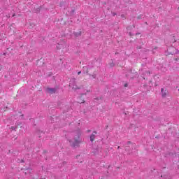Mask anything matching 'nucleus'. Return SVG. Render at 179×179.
Instances as JSON below:
<instances>
[{
	"label": "nucleus",
	"mask_w": 179,
	"mask_h": 179,
	"mask_svg": "<svg viewBox=\"0 0 179 179\" xmlns=\"http://www.w3.org/2000/svg\"><path fill=\"white\" fill-rule=\"evenodd\" d=\"M124 87H128V84H124Z\"/></svg>",
	"instance_id": "14"
},
{
	"label": "nucleus",
	"mask_w": 179,
	"mask_h": 179,
	"mask_svg": "<svg viewBox=\"0 0 179 179\" xmlns=\"http://www.w3.org/2000/svg\"><path fill=\"white\" fill-rule=\"evenodd\" d=\"M82 73V71H78V75H80Z\"/></svg>",
	"instance_id": "13"
},
{
	"label": "nucleus",
	"mask_w": 179,
	"mask_h": 179,
	"mask_svg": "<svg viewBox=\"0 0 179 179\" xmlns=\"http://www.w3.org/2000/svg\"><path fill=\"white\" fill-rule=\"evenodd\" d=\"M112 15H113V16H115L117 15V13L112 12Z\"/></svg>",
	"instance_id": "12"
},
{
	"label": "nucleus",
	"mask_w": 179,
	"mask_h": 179,
	"mask_svg": "<svg viewBox=\"0 0 179 179\" xmlns=\"http://www.w3.org/2000/svg\"><path fill=\"white\" fill-rule=\"evenodd\" d=\"M97 134V131H94L93 134L90 136V139L91 142H94V139H96V134Z\"/></svg>",
	"instance_id": "4"
},
{
	"label": "nucleus",
	"mask_w": 179,
	"mask_h": 179,
	"mask_svg": "<svg viewBox=\"0 0 179 179\" xmlns=\"http://www.w3.org/2000/svg\"><path fill=\"white\" fill-rule=\"evenodd\" d=\"M143 17V15H140L138 17V19H142Z\"/></svg>",
	"instance_id": "11"
},
{
	"label": "nucleus",
	"mask_w": 179,
	"mask_h": 179,
	"mask_svg": "<svg viewBox=\"0 0 179 179\" xmlns=\"http://www.w3.org/2000/svg\"><path fill=\"white\" fill-rule=\"evenodd\" d=\"M129 36H132V34L131 32L129 33Z\"/></svg>",
	"instance_id": "17"
},
{
	"label": "nucleus",
	"mask_w": 179,
	"mask_h": 179,
	"mask_svg": "<svg viewBox=\"0 0 179 179\" xmlns=\"http://www.w3.org/2000/svg\"><path fill=\"white\" fill-rule=\"evenodd\" d=\"M80 135H82V133H80V130H78L74 137V142L71 144L72 148H79V145L82 142Z\"/></svg>",
	"instance_id": "2"
},
{
	"label": "nucleus",
	"mask_w": 179,
	"mask_h": 179,
	"mask_svg": "<svg viewBox=\"0 0 179 179\" xmlns=\"http://www.w3.org/2000/svg\"><path fill=\"white\" fill-rule=\"evenodd\" d=\"M83 73H86V72H85V71H83Z\"/></svg>",
	"instance_id": "21"
},
{
	"label": "nucleus",
	"mask_w": 179,
	"mask_h": 179,
	"mask_svg": "<svg viewBox=\"0 0 179 179\" xmlns=\"http://www.w3.org/2000/svg\"><path fill=\"white\" fill-rule=\"evenodd\" d=\"M69 142H70V143H72V141H71V140H69Z\"/></svg>",
	"instance_id": "19"
},
{
	"label": "nucleus",
	"mask_w": 179,
	"mask_h": 179,
	"mask_svg": "<svg viewBox=\"0 0 179 179\" xmlns=\"http://www.w3.org/2000/svg\"><path fill=\"white\" fill-rule=\"evenodd\" d=\"M2 70V65L0 64V71Z\"/></svg>",
	"instance_id": "16"
},
{
	"label": "nucleus",
	"mask_w": 179,
	"mask_h": 179,
	"mask_svg": "<svg viewBox=\"0 0 179 179\" xmlns=\"http://www.w3.org/2000/svg\"><path fill=\"white\" fill-rule=\"evenodd\" d=\"M62 3H60V6H62Z\"/></svg>",
	"instance_id": "18"
},
{
	"label": "nucleus",
	"mask_w": 179,
	"mask_h": 179,
	"mask_svg": "<svg viewBox=\"0 0 179 179\" xmlns=\"http://www.w3.org/2000/svg\"><path fill=\"white\" fill-rule=\"evenodd\" d=\"M69 87H72L74 90H80L81 96H83L86 94L87 93H90V90H87L83 87V85H76V82L75 81V79H71L70 80Z\"/></svg>",
	"instance_id": "1"
},
{
	"label": "nucleus",
	"mask_w": 179,
	"mask_h": 179,
	"mask_svg": "<svg viewBox=\"0 0 179 179\" xmlns=\"http://www.w3.org/2000/svg\"><path fill=\"white\" fill-rule=\"evenodd\" d=\"M76 37H79L80 36H82V31H78L75 34Z\"/></svg>",
	"instance_id": "6"
},
{
	"label": "nucleus",
	"mask_w": 179,
	"mask_h": 179,
	"mask_svg": "<svg viewBox=\"0 0 179 179\" xmlns=\"http://www.w3.org/2000/svg\"><path fill=\"white\" fill-rule=\"evenodd\" d=\"M161 93L162 97H166V96H167V92H166V90H164V88L161 89Z\"/></svg>",
	"instance_id": "5"
},
{
	"label": "nucleus",
	"mask_w": 179,
	"mask_h": 179,
	"mask_svg": "<svg viewBox=\"0 0 179 179\" xmlns=\"http://www.w3.org/2000/svg\"><path fill=\"white\" fill-rule=\"evenodd\" d=\"M121 17H125V16L124 15V14L121 15Z\"/></svg>",
	"instance_id": "15"
},
{
	"label": "nucleus",
	"mask_w": 179,
	"mask_h": 179,
	"mask_svg": "<svg viewBox=\"0 0 179 179\" xmlns=\"http://www.w3.org/2000/svg\"><path fill=\"white\" fill-rule=\"evenodd\" d=\"M131 143L130 141H129L126 143V146H129V145H131Z\"/></svg>",
	"instance_id": "10"
},
{
	"label": "nucleus",
	"mask_w": 179,
	"mask_h": 179,
	"mask_svg": "<svg viewBox=\"0 0 179 179\" xmlns=\"http://www.w3.org/2000/svg\"><path fill=\"white\" fill-rule=\"evenodd\" d=\"M83 70L87 71V66H83ZM86 73H87V71H86Z\"/></svg>",
	"instance_id": "9"
},
{
	"label": "nucleus",
	"mask_w": 179,
	"mask_h": 179,
	"mask_svg": "<svg viewBox=\"0 0 179 179\" xmlns=\"http://www.w3.org/2000/svg\"><path fill=\"white\" fill-rule=\"evenodd\" d=\"M178 10H179V7L178 8Z\"/></svg>",
	"instance_id": "25"
},
{
	"label": "nucleus",
	"mask_w": 179,
	"mask_h": 179,
	"mask_svg": "<svg viewBox=\"0 0 179 179\" xmlns=\"http://www.w3.org/2000/svg\"><path fill=\"white\" fill-rule=\"evenodd\" d=\"M11 129H13V131H16V129H17V127H11Z\"/></svg>",
	"instance_id": "8"
},
{
	"label": "nucleus",
	"mask_w": 179,
	"mask_h": 179,
	"mask_svg": "<svg viewBox=\"0 0 179 179\" xmlns=\"http://www.w3.org/2000/svg\"><path fill=\"white\" fill-rule=\"evenodd\" d=\"M40 12V8H37L36 10H35V13H38Z\"/></svg>",
	"instance_id": "7"
},
{
	"label": "nucleus",
	"mask_w": 179,
	"mask_h": 179,
	"mask_svg": "<svg viewBox=\"0 0 179 179\" xmlns=\"http://www.w3.org/2000/svg\"><path fill=\"white\" fill-rule=\"evenodd\" d=\"M117 149H120V146L117 147Z\"/></svg>",
	"instance_id": "23"
},
{
	"label": "nucleus",
	"mask_w": 179,
	"mask_h": 179,
	"mask_svg": "<svg viewBox=\"0 0 179 179\" xmlns=\"http://www.w3.org/2000/svg\"><path fill=\"white\" fill-rule=\"evenodd\" d=\"M46 92H47V93H49L50 94H54V93H55V92H57V89L48 87L46 89Z\"/></svg>",
	"instance_id": "3"
},
{
	"label": "nucleus",
	"mask_w": 179,
	"mask_h": 179,
	"mask_svg": "<svg viewBox=\"0 0 179 179\" xmlns=\"http://www.w3.org/2000/svg\"><path fill=\"white\" fill-rule=\"evenodd\" d=\"M87 132H91V130H87Z\"/></svg>",
	"instance_id": "20"
},
{
	"label": "nucleus",
	"mask_w": 179,
	"mask_h": 179,
	"mask_svg": "<svg viewBox=\"0 0 179 179\" xmlns=\"http://www.w3.org/2000/svg\"><path fill=\"white\" fill-rule=\"evenodd\" d=\"M107 128H108V126H106V129H107Z\"/></svg>",
	"instance_id": "22"
},
{
	"label": "nucleus",
	"mask_w": 179,
	"mask_h": 179,
	"mask_svg": "<svg viewBox=\"0 0 179 179\" xmlns=\"http://www.w3.org/2000/svg\"><path fill=\"white\" fill-rule=\"evenodd\" d=\"M148 73H150V71H148Z\"/></svg>",
	"instance_id": "24"
}]
</instances>
